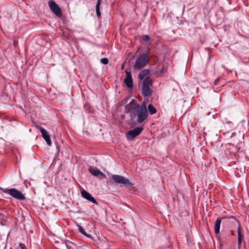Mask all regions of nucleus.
Here are the masks:
<instances>
[{"mask_svg":"<svg viewBox=\"0 0 249 249\" xmlns=\"http://www.w3.org/2000/svg\"><path fill=\"white\" fill-rule=\"evenodd\" d=\"M226 218L225 217H218L216 219L214 224V232L218 234L220 232V224L222 219Z\"/></svg>","mask_w":249,"mask_h":249,"instance_id":"obj_13","label":"nucleus"},{"mask_svg":"<svg viewBox=\"0 0 249 249\" xmlns=\"http://www.w3.org/2000/svg\"><path fill=\"white\" fill-rule=\"evenodd\" d=\"M152 85V80L149 77H146L142 82V94L145 97H149L151 95L152 90L150 87Z\"/></svg>","mask_w":249,"mask_h":249,"instance_id":"obj_5","label":"nucleus"},{"mask_svg":"<svg viewBox=\"0 0 249 249\" xmlns=\"http://www.w3.org/2000/svg\"><path fill=\"white\" fill-rule=\"evenodd\" d=\"M227 249H240V248H239V246H238L237 249H236L235 247H230V248H228Z\"/></svg>","mask_w":249,"mask_h":249,"instance_id":"obj_22","label":"nucleus"},{"mask_svg":"<svg viewBox=\"0 0 249 249\" xmlns=\"http://www.w3.org/2000/svg\"><path fill=\"white\" fill-rule=\"evenodd\" d=\"M101 62L105 65H107L108 63V60L107 58H103L101 59Z\"/></svg>","mask_w":249,"mask_h":249,"instance_id":"obj_19","label":"nucleus"},{"mask_svg":"<svg viewBox=\"0 0 249 249\" xmlns=\"http://www.w3.org/2000/svg\"><path fill=\"white\" fill-rule=\"evenodd\" d=\"M89 171L92 175L95 177H97L99 176H102L103 177H106L105 175L103 172H102L101 171H100L99 170L96 168H92L91 167H90L89 168Z\"/></svg>","mask_w":249,"mask_h":249,"instance_id":"obj_12","label":"nucleus"},{"mask_svg":"<svg viewBox=\"0 0 249 249\" xmlns=\"http://www.w3.org/2000/svg\"><path fill=\"white\" fill-rule=\"evenodd\" d=\"M79 231L81 233H82L83 234H84L86 236H87V237H91V236L90 235L86 233V232L85 231L84 229L81 226H79Z\"/></svg>","mask_w":249,"mask_h":249,"instance_id":"obj_18","label":"nucleus"},{"mask_svg":"<svg viewBox=\"0 0 249 249\" xmlns=\"http://www.w3.org/2000/svg\"><path fill=\"white\" fill-rule=\"evenodd\" d=\"M101 0H97V2L96 6V11L97 16L99 17L101 16V13L100 12V6L101 4Z\"/></svg>","mask_w":249,"mask_h":249,"instance_id":"obj_15","label":"nucleus"},{"mask_svg":"<svg viewBox=\"0 0 249 249\" xmlns=\"http://www.w3.org/2000/svg\"><path fill=\"white\" fill-rule=\"evenodd\" d=\"M227 222L232 224L235 228H237L238 246H239V248H240L242 241L244 237V235L242 233L240 224L239 221L237 220L236 218L231 217L228 218Z\"/></svg>","mask_w":249,"mask_h":249,"instance_id":"obj_4","label":"nucleus"},{"mask_svg":"<svg viewBox=\"0 0 249 249\" xmlns=\"http://www.w3.org/2000/svg\"><path fill=\"white\" fill-rule=\"evenodd\" d=\"M0 189L3 193L8 194L17 200H22L25 199L24 195L16 188L7 189L0 188Z\"/></svg>","mask_w":249,"mask_h":249,"instance_id":"obj_3","label":"nucleus"},{"mask_svg":"<svg viewBox=\"0 0 249 249\" xmlns=\"http://www.w3.org/2000/svg\"><path fill=\"white\" fill-rule=\"evenodd\" d=\"M37 128L40 131L42 137L44 138L46 143L49 146L52 144V141L50 136L48 134L47 131L40 126H37Z\"/></svg>","mask_w":249,"mask_h":249,"instance_id":"obj_9","label":"nucleus"},{"mask_svg":"<svg viewBox=\"0 0 249 249\" xmlns=\"http://www.w3.org/2000/svg\"><path fill=\"white\" fill-rule=\"evenodd\" d=\"M148 63V55L145 53H142L137 58L134 65V69L135 70L139 71L145 67Z\"/></svg>","mask_w":249,"mask_h":249,"instance_id":"obj_2","label":"nucleus"},{"mask_svg":"<svg viewBox=\"0 0 249 249\" xmlns=\"http://www.w3.org/2000/svg\"><path fill=\"white\" fill-rule=\"evenodd\" d=\"M81 195L82 197L88 200V201L92 202L94 204H97V202L96 199L88 192L85 190L81 192Z\"/></svg>","mask_w":249,"mask_h":249,"instance_id":"obj_11","label":"nucleus"},{"mask_svg":"<svg viewBox=\"0 0 249 249\" xmlns=\"http://www.w3.org/2000/svg\"><path fill=\"white\" fill-rule=\"evenodd\" d=\"M142 39L145 41H148L150 39V37L148 35H144L142 36Z\"/></svg>","mask_w":249,"mask_h":249,"instance_id":"obj_20","label":"nucleus"},{"mask_svg":"<svg viewBox=\"0 0 249 249\" xmlns=\"http://www.w3.org/2000/svg\"><path fill=\"white\" fill-rule=\"evenodd\" d=\"M234 135H235V134L234 133H232V136H231V138H233Z\"/></svg>","mask_w":249,"mask_h":249,"instance_id":"obj_24","label":"nucleus"},{"mask_svg":"<svg viewBox=\"0 0 249 249\" xmlns=\"http://www.w3.org/2000/svg\"><path fill=\"white\" fill-rule=\"evenodd\" d=\"M148 107L150 114L153 115L156 113L157 110L152 104H149L148 106Z\"/></svg>","mask_w":249,"mask_h":249,"instance_id":"obj_16","label":"nucleus"},{"mask_svg":"<svg viewBox=\"0 0 249 249\" xmlns=\"http://www.w3.org/2000/svg\"><path fill=\"white\" fill-rule=\"evenodd\" d=\"M232 139H233V140H234L233 138H232ZM232 142H233V140H232Z\"/></svg>","mask_w":249,"mask_h":249,"instance_id":"obj_25","label":"nucleus"},{"mask_svg":"<svg viewBox=\"0 0 249 249\" xmlns=\"http://www.w3.org/2000/svg\"><path fill=\"white\" fill-rule=\"evenodd\" d=\"M127 107L131 118L134 119L137 117V121L139 123L143 122L148 117V112L145 102L139 105L135 104L134 101H132L129 103Z\"/></svg>","mask_w":249,"mask_h":249,"instance_id":"obj_1","label":"nucleus"},{"mask_svg":"<svg viewBox=\"0 0 249 249\" xmlns=\"http://www.w3.org/2000/svg\"><path fill=\"white\" fill-rule=\"evenodd\" d=\"M224 128L226 130V132H228L231 130V123L227 122L224 124Z\"/></svg>","mask_w":249,"mask_h":249,"instance_id":"obj_17","label":"nucleus"},{"mask_svg":"<svg viewBox=\"0 0 249 249\" xmlns=\"http://www.w3.org/2000/svg\"><path fill=\"white\" fill-rule=\"evenodd\" d=\"M231 235H234V231H233L231 230Z\"/></svg>","mask_w":249,"mask_h":249,"instance_id":"obj_23","label":"nucleus"},{"mask_svg":"<svg viewBox=\"0 0 249 249\" xmlns=\"http://www.w3.org/2000/svg\"><path fill=\"white\" fill-rule=\"evenodd\" d=\"M142 127H136L133 130L129 131L126 134V138L129 140H133L137 136L139 135L142 131Z\"/></svg>","mask_w":249,"mask_h":249,"instance_id":"obj_8","label":"nucleus"},{"mask_svg":"<svg viewBox=\"0 0 249 249\" xmlns=\"http://www.w3.org/2000/svg\"><path fill=\"white\" fill-rule=\"evenodd\" d=\"M19 248L20 249H26L25 246L22 243L19 244Z\"/></svg>","mask_w":249,"mask_h":249,"instance_id":"obj_21","label":"nucleus"},{"mask_svg":"<svg viewBox=\"0 0 249 249\" xmlns=\"http://www.w3.org/2000/svg\"><path fill=\"white\" fill-rule=\"evenodd\" d=\"M126 76L124 80V82L126 87L128 88H132L133 86L131 73L130 71H125Z\"/></svg>","mask_w":249,"mask_h":249,"instance_id":"obj_10","label":"nucleus"},{"mask_svg":"<svg viewBox=\"0 0 249 249\" xmlns=\"http://www.w3.org/2000/svg\"><path fill=\"white\" fill-rule=\"evenodd\" d=\"M150 73V71L148 69H144L142 70L138 75V78L139 80L144 79L145 77L148 75Z\"/></svg>","mask_w":249,"mask_h":249,"instance_id":"obj_14","label":"nucleus"},{"mask_svg":"<svg viewBox=\"0 0 249 249\" xmlns=\"http://www.w3.org/2000/svg\"><path fill=\"white\" fill-rule=\"evenodd\" d=\"M49 5L52 12L57 17H60L62 16V11L58 5L53 1L50 0Z\"/></svg>","mask_w":249,"mask_h":249,"instance_id":"obj_7","label":"nucleus"},{"mask_svg":"<svg viewBox=\"0 0 249 249\" xmlns=\"http://www.w3.org/2000/svg\"><path fill=\"white\" fill-rule=\"evenodd\" d=\"M111 178L117 184H122L128 186H132L133 185L129 179L122 176L113 175L112 176Z\"/></svg>","mask_w":249,"mask_h":249,"instance_id":"obj_6","label":"nucleus"}]
</instances>
